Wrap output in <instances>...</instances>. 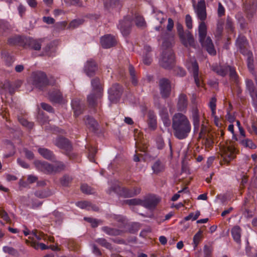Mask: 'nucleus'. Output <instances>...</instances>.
Returning <instances> with one entry per match:
<instances>
[{
  "label": "nucleus",
  "mask_w": 257,
  "mask_h": 257,
  "mask_svg": "<svg viewBox=\"0 0 257 257\" xmlns=\"http://www.w3.org/2000/svg\"><path fill=\"white\" fill-rule=\"evenodd\" d=\"M195 11L198 18L202 21L198 27L199 41L202 46L206 48L209 54L215 55L216 54V51L211 38L209 37H206L207 27L203 22L206 18L205 2L204 1L198 2L195 8Z\"/></svg>",
  "instance_id": "f257e3e1"
},
{
  "label": "nucleus",
  "mask_w": 257,
  "mask_h": 257,
  "mask_svg": "<svg viewBox=\"0 0 257 257\" xmlns=\"http://www.w3.org/2000/svg\"><path fill=\"white\" fill-rule=\"evenodd\" d=\"M172 128L174 136L179 140H183L186 138L190 134L191 125L185 115L177 113L172 118Z\"/></svg>",
  "instance_id": "f03ea898"
},
{
  "label": "nucleus",
  "mask_w": 257,
  "mask_h": 257,
  "mask_svg": "<svg viewBox=\"0 0 257 257\" xmlns=\"http://www.w3.org/2000/svg\"><path fill=\"white\" fill-rule=\"evenodd\" d=\"M173 42V36H171L169 40H164L163 42V51L160 58L159 63L165 68H170L175 62L174 54L171 49Z\"/></svg>",
  "instance_id": "7ed1b4c3"
},
{
  "label": "nucleus",
  "mask_w": 257,
  "mask_h": 257,
  "mask_svg": "<svg viewBox=\"0 0 257 257\" xmlns=\"http://www.w3.org/2000/svg\"><path fill=\"white\" fill-rule=\"evenodd\" d=\"M236 44L239 49L240 52L243 55L246 56L248 68L251 73H253L254 65L252 54L248 50L242 48V47H245L246 44V39L243 36L239 37L236 40Z\"/></svg>",
  "instance_id": "20e7f679"
},
{
  "label": "nucleus",
  "mask_w": 257,
  "mask_h": 257,
  "mask_svg": "<svg viewBox=\"0 0 257 257\" xmlns=\"http://www.w3.org/2000/svg\"><path fill=\"white\" fill-rule=\"evenodd\" d=\"M91 86L92 93L88 96L87 99L89 105L93 106L96 104L97 99L101 97L102 89L99 79L98 78H95L91 80Z\"/></svg>",
  "instance_id": "39448f33"
},
{
  "label": "nucleus",
  "mask_w": 257,
  "mask_h": 257,
  "mask_svg": "<svg viewBox=\"0 0 257 257\" xmlns=\"http://www.w3.org/2000/svg\"><path fill=\"white\" fill-rule=\"evenodd\" d=\"M177 29L182 44L186 47H195L194 40L191 34L189 32L185 33L183 26L179 23L177 24Z\"/></svg>",
  "instance_id": "423d86ee"
},
{
  "label": "nucleus",
  "mask_w": 257,
  "mask_h": 257,
  "mask_svg": "<svg viewBox=\"0 0 257 257\" xmlns=\"http://www.w3.org/2000/svg\"><path fill=\"white\" fill-rule=\"evenodd\" d=\"M160 201V199L159 197L153 196L143 201L136 199H132L127 200L126 203L130 205L141 204L146 208L151 209L154 208Z\"/></svg>",
  "instance_id": "0eeeda50"
},
{
  "label": "nucleus",
  "mask_w": 257,
  "mask_h": 257,
  "mask_svg": "<svg viewBox=\"0 0 257 257\" xmlns=\"http://www.w3.org/2000/svg\"><path fill=\"white\" fill-rule=\"evenodd\" d=\"M29 82L34 87L40 89L48 84L46 75L42 72H34L29 80Z\"/></svg>",
  "instance_id": "6e6552de"
},
{
  "label": "nucleus",
  "mask_w": 257,
  "mask_h": 257,
  "mask_svg": "<svg viewBox=\"0 0 257 257\" xmlns=\"http://www.w3.org/2000/svg\"><path fill=\"white\" fill-rule=\"evenodd\" d=\"M188 70L192 72L195 82L197 87L201 86V82L198 77V66L194 57L191 58L186 63Z\"/></svg>",
  "instance_id": "1a4fd4ad"
},
{
  "label": "nucleus",
  "mask_w": 257,
  "mask_h": 257,
  "mask_svg": "<svg viewBox=\"0 0 257 257\" xmlns=\"http://www.w3.org/2000/svg\"><path fill=\"white\" fill-rule=\"evenodd\" d=\"M121 87L118 84L113 85L108 90V99L111 103H116L120 97Z\"/></svg>",
  "instance_id": "9d476101"
},
{
  "label": "nucleus",
  "mask_w": 257,
  "mask_h": 257,
  "mask_svg": "<svg viewBox=\"0 0 257 257\" xmlns=\"http://www.w3.org/2000/svg\"><path fill=\"white\" fill-rule=\"evenodd\" d=\"M132 26V21L130 17L126 16L119 22L117 28L123 36H127L130 33Z\"/></svg>",
  "instance_id": "9b49d317"
},
{
  "label": "nucleus",
  "mask_w": 257,
  "mask_h": 257,
  "mask_svg": "<svg viewBox=\"0 0 257 257\" xmlns=\"http://www.w3.org/2000/svg\"><path fill=\"white\" fill-rule=\"evenodd\" d=\"M34 163L37 169L45 173H52L53 172H59L60 170L59 168H54V166H52L47 162L37 160L35 161Z\"/></svg>",
  "instance_id": "f8f14e48"
},
{
  "label": "nucleus",
  "mask_w": 257,
  "mask_h": 257,
  "mask_svg": "<svg viewBox=\"0 0 257 257\" xmlns=\"http://www.w3.org/2000/svg\"><path fill=\"white\" fill-rule=\"evenodd\" d=\"M190 112L191 113V118L192 119L194 131L197 132L199 130L200 123V115L199 110L196 106H193L191 108Z\"/></svg>",
  "instance_id": "ddd939ff"
},
{
  "label": "nucleus",
  "mask_w": 257,
  "mask_h": 257,
  "mask_svg": "<svg viewBox=\"0 0 257 257\" xmlns=\"http://www.w3.org/2000/svg\"><path fill=\"white\" fill-rule=\"evenodd\" d=\"M235 153V148L232 146H228L222 149L221 156L225 162L229 163L234 159Z\"/></svg>",
  "instance_id": "4468645a"
},
{
  "label": "nucleus",
  "mask_w": 257,
  "mask_h": 257,
  "mask_svg": "<svg viewBox=\"0 0 257 257\" xmlns=\"http://www.w3.org/2000/svg\"><path fill=\"white\" fill-rule=\"evenodd\" d=\"M160 93L163 97L169 96L171 91V85L169 81L165 78L160 79L159 82Z\"/></svg>",
  "instance_id": "2eb2a0df"
},
{
  "label": "nucleus",
  "mask_w": 257,
  "mask_h": 257,
  "mask_svg": "<svg viewBox=\"0 0 257 257\" xmlns=\"http://www.w3.org/2000/svg\"><path fill=\"white\" fill-rule=\"evenodd\" d=\"M159 114L165 126H169L171 124L169 115L167 107L164 106L159 107Z\"/></svg>",
  "instance_id": "dca6fc26"
},
{
  "label": "nucleus",
  "mask_w": 257,
  "mask_h": 257,
  "mask_svg": "<svg viewBox=\"0 0 257 257\" xmlns=\"http://www.w3.org/2000/svg\"><path fill=\"white\" fill-rule=\"evenodd\" d=\"M100 43L103 48H109L115 44L116 41L113 36L110 35H106L101 37Z\"/></svg>",
  "instance_id": "f3484780"
},
{
  "label": "nucleus",
  "mask_w": 257,
  "mask_h": 257,
  "mask_svg": "<svg viewBox=\"0 0 257 257\" xmlns=\"http://www.w3.org/2000/svg\"><path fill=\"white\" fill-rule=\"evenodd\" d=\"M97 70L96 65L92 60H88L84 66V71L88 76L93 75Z\"/></svg>",
  "instance_id": "a211bd4d"
},
{
  "label": "nucleus",
  "mask_w": 257,
  "mask_h": 257,
  "mask_svg": "<svg viewBox=\"0 0 257 257\" xmlns=\"http://www.w3.org/2000/svg\"><path fill=\"white\" fill-rule=\"evenodd\" d=\"M55 144L59 148L63 149L67 151L70 150L71 149V146L69 141L64 138H59L57 139Z\"/></svg>",
  "instance_id": "6ab92c4d"
},
{
  "label": "nucleus",
  "mask_w": 257,
  "mask_h": 257,
  "mask_svg": "<svg viewBox=\"0 0 257 257\" xmlns=\"http://www.w3.org/2000/svg\"><path fill=\"white\" fill-rule=\"evenodd\" d=\"M71 106L74 110V115L78 116L82 112L83 109V104L80 102L78 99H74L72 100Z\"/></svg>",
  "instance_id": "aec40b11"
},
{
  "label": "nucleus",
  "mask_w": 257,
  "mask_h": 257,
  "mask_svg": "<svg viewBox=\"0 0 257 257\" xmlns=\"http://www.w3.org/2000/svg\"><path fill=\"white\" fill-rule=\"evenodd\" d=\"M188 102L186 96L185 94H180L178 98L177 108L178 110L184 111L186 110Z\"/></svg>",
  "instance_id": "412c9836"
},
{
  "label": "nucleus",
  "mask_w": 257,
  "mask_h": 257,
  "mask_svg": "<svg viewBox=\"0 0 257 257\" xmlns=\"http://www.w3.org/2000/svg\"><path fill=\"white\" fill-rule=\"evenodd\" d=\"M256 81V87H254L252 81L250 80H246V88L249 92L250 95L253 99H255L257 97V79L255 78Z\"/></svg>",
  "instance_id": "4be33fe9"
},
{
  "label": "nucleus",
  "mask_w": 257,
  "mask_h": 257,
  "mask_svg": "<svg viewBox=\"0 0 257 257\" xmlns=\"http://www.w3.org/2000/svg\"><path fill=\"white\" fill-rule=\"evenodd\" d=\"M231 233L234 240L237 243H240L241 233L240 227L238 225L234 226L231 229Z\"/></svg>",
  "instance_id": "5701e85b"
},
{
  "label": "nucleus",
  "mask_w": 257,
  "mask_h": 257,
  "mask_svg": "<svg viewBox=\"0 0 257 257\" xmlns=\"http://www.w3.org/2000/svg\"><path fill=\"white\" fill-rule=\"evenodd\" d=\"M49 98L51 101L57 103L61 102L63 99L62 94L58 90L50 92L49 93Z\"/></svg>",
  "instance_id": "b1692460"
},
{
  "label": "nucleus",
  "mask_w": 257,
  "mask_h": 257,
  "mask_svg": "<svg viewBox=\"0 0 257 257\" xmlns=\"http://www.w3.org/2000/svg\"><path fill=\"white\" fill-rule=\"evenodd\" d=\"M148 124L151 130H154L157 127V117L153 111H150L148 113Z\"/></svg>",
  "instance_id": "393cba45"
},
{
  "label": "nucleus",
  "mask_w": 257,
  "mask_h": 257,
  "mask_svg": "<svg viewBox=\"0 0 257 257\" xmlns=\"http://www.w3.org/2000/svg\"><path fill=\"white\" fill-rule=\"evenodd\" d=\"M27 42L30 48L35 50H39L42 45V39L36 40L33 38H29Z\"/></svg>",
  "instance_id": "a878e982"
},
{
  "label": "nucleus",
  "mask_w": 257,
  "mask_h": 257,
  "mask_svg": "<svg viewBox=\"0 0 257 257\" xmlns=\"http://www.w3.org/2000/svg\"><path fill=\"white\" fill-rule=\"evenodd\" d=\"M151 51V48L149 46H145L143 50V62L147 65H149L152 62L151 55L149 52Z\"/></svg>",
  "instance_id": "bb28decb"
},
{
  "label": "nucleus",
  "mask_w": 257,
  "mask_h": 257,
  "mask_svg": "<svg viewBox=\"0 0 257 257\" xmlns=\"http://www.w3.org/2000/svg\"><path fill=\"white\" fill-rule=\"evenodd\" d=\"M141 191L140 188L130 190L127 188H123L122 190V194L125 197H131L139 194Z\"/></svg>",
  "instance_id": "cd10ccee"
},
{
  "label": "nucleus",
  "mask_w": 257,
  "mask_h": 257,
  "mask_svg": "<svg viewBox=\"0 0 257 257\" xmlns=\"http://www.w3.org/2000/svg\"><path fill=\"white\" fill-rule=\"evenodd\" d=\"M39 154L44 158L52 160L53 158V154L50 150L45 148H40L38 150Z\"/></svg>",
  "instance_id": "c85d7f7f"
},
{
  "label": "nucleus",
  "mask_w": 257,
  "mask_h": 257,
  "mask_svg": "<svg viewBox=\"0 0 257 257\" xmlns=\"http://www.w3.org/2000/svg\"><path fill=\"white\" fill-rule=\"evenodd\" d=\"M152 169L154 173L158 174L164 170V166L160 161L157 160L152 165Z\"/></svg>",
  "instance_id": "c756f323"
},
{
  "label": "nucleus",
  "mask_w": 257,
  "mask_h": 257,
  "mask_svg": "<svg viewBox=\"0 0 257 257\" xmlns=\"http://www.w3.org/2000/svg\"><path fill=\"white\" fill-rule=\"evenodd\" d=\"M202 231L199 230L193 237L194 248L195 249L202 239Z\"/></svg>",
  "instance_id": "7c9ffc66"
},
{
  "label": "nucleus",
  "mask_w": 257,
  "mask_h": 257,
  "mask_svg": "<svg viewBox=\"0 0 257 257\" xmlns=\"http://www.w3.org/2000/svg\"><path fill=\"white\" fill-rule=\"evenodd\" d=\"M135 22L136 26L141 28L146 27V22L144 18L140 16H136L135 19Z\"/></svg>",
  "instance_id": "2f4dec72"
},
{
  "label": "nucleus",
  "mask_w": 257,
  "mask_h": 257,
  "mask_svg": "<svg viewBox=\"0 0 257 257\" xmlns=\"http://www.w3.org/2000/svg\"><path fill=\"white\" fill-rule=\"evenodd\" d=\"M228 67H229V66H220L219 67L214 68V70L218 75L224 76L226 75L228 72V69H226V68Z\"/></svg>",
  "instance_id": "473e14b6"
},
{
  "label": "nucleus",
  "mask_w": 257,
  "mask_h": 257,
  "mask_svg": "<svg viewBox=\"0 0 257 257\" xmlns=\"http://www.w3.org/2000/svg\"><path fill=\"white\" fill-rule=\"evenodd\" d=\"M102 230L108 235H117L120 233V231L118 230L109 228L108 227H103L102 228Z\"/></svg>",
  "instance_id": "72a5a7b5"
},
{
  "label": "nucleus",
  "mask_w": 257,
  "mask_h": 257,
  "mask_svg": "<svg viewBox=\"0 0 257 257\" xmlns=\"http://www.w3.org/2000/svg\"><path fill=\"white\" fill-rule=\"evenodd\" d=\"M85 123L88 126L91 127L93 130H95L97 126V123L92 117H88Z\"/></svg>",
  "instance_id": "f704fd0d"
},
{
  "label": "nucleus",
  "mask_w": 257,
  "mask_h": 257,
  "mask_svg": "<svg viewBox=\"0 0 257 257\" xmlns=\"http://www.w3.org/2000/svg\"><path fill=\"white\" fill-rule=\"evenodd\" d=\"M85 123L88 126L91 127L93 130H95L97 126V123L92 117H88Z\"/></svg>",
  "instance_id": "c9c22d12"
},
{
  "label": "nucleus",
  "mask_w": 257,
  "mask_h": 257,
  "mask_svg": "<svg viewBox=\"0 0 257 257\" xmlns=\"http://www.w3.org/2000/svg\"><path fill=\"white\" fill-rule=\"evenodd\" d=\"M18 120L19 122L23 125L26 127H27L29 128H31L33 127V123L31 122H29L25 118L19 116Z\"/></svg>",
  "instance_id": "e433bc0d"
},
{
  "label": "nucleus",
  "mask_w": 257,
  "mask_h": 257,
  "mask_svg": "<svg viewBox=\"0 0 257 257\" xmlns=\"http://www.w3.org/2000/svg\"><path fill=\"white\" fill-rule=\"evenodd\" d=\"M84 22V20L82 19H75L71 22L69 24V27L72 29H74L80 25L82 24Z\"/></svg>",
  "instance_id": "4c0bfd02"
},
{
  "label": "nucleus",
  "mask_w": 257,
  "mask_h": 257,
  "mask_svg": "<svg viewBox=\"0 0 257 257\" xmlns=\"http://www.w3.org/2000/svg\"><path fill=\"white\" fill-rule=\"evenodd\" d=\"M241 144L245 147L253 149L255 148V145L253 143L252 141L249 139H245L241 141Z\"/></svg>",
  "instance_id": "58836bf2"
},
{
  "label": "nucleus",
  "mask_w": 257,
  "mask_h": 257,
  "mask_svg": "<svg viewBox=\"0 0 257 257\" xmlns=\"http://www.w3.org/2000/svg\"><path fill=\"white\" fill-rule=\"evenodd\" d=\"M96 242L107 249L111 248V244L104 238H98L96 240Z\"/></svg>",
  "instance_id": "ea45409f"
},
{
  "label": "nucleus",
  "mask_w": 257,
  "mask_h": 257,
  "mask_svg": "<svg viewBox=\"0 0 257 257\" xmlns=\"http://www.w3.org/2000/svg\"><path fill=\"white\" fill-rule=\"evenodd\" d=\"M200 215V212L199 211H197L195 213H191L188 216H186L184 218V220L185 221H188L189 220H196Z\"/></svg>",
  "instance_id": "a19ab883"
},
{
  "label": "nucleus",
  "mask_w": 257,
  "mask_h": 257,
  "mask_svg": "<svg viewBox=\"0 0 257 257\" xmlns=\"http://www.w3.org/2000/svg\"><path fill=\"white\" fill-rule=\"evenodd\" d=\"M129 72L131 76L132 83L134 85H136L137 83V79L135 76V71L134 68L132 65H130L129 67Z\"/></svg>",
  "instance_id": "79ce46f5"
},
{
  "label": "nucleus",
  "mask_w": 257,
  "mask_h": 257,
  "mask_svg": "<svg viewBox=\"0 0 257 257\" xmlns=\"http://www.w3.org/2000/svg\"><path fill=\"white\" fill-rule=\"evenodd\" d=\"M24 233L25 236L30 235L29 238H31L32 239H34V237L37 240H40L41 239V237L38 235L34 231H32L31 233H30L28 230H25L24 231Z\"/></svg>",
  "instance_id": "37998d69"
},
{
  "label": "nucleus",
  "mask_w": 257,
  "mask_h": 257,
  "mask_svg": "<svg viewBox=\"0 0 257 257\" xmlns=\"http://www.w3.org/2000/svg\"><path fill=\"white\" fill-rule=\"evenodd\" d=\"M55 49L54 48H51L50 46H47L45 48L43 55H48L49 56H53L54 55Z\"/></svg>",
  "instance_id": "c03bdc74"
},
{
  "label": "nucleus",
  "mask_w": 257,
  "mask_h": 257,
  "mask_svg": "<svg viewBox=\"0 0 257 257\" xmlns=\"http://www.w3.org/2000/svg\"><path fill=\"white\" fill-rule=\"evenodd\" d=\"M109 5L110 7L114 9H120L121 4L119 0H109Z\"/></svg>",
  "instance_id": "a18cd8bd"
},
{
  "label": "nucleus",
  "mask_w": 257,
  "mask_h": 257,
  "mask_svg": "<svg viewBox=\"0 0 257 257\" xmlns=\"http://www.w3.org/2000/svg\"><path fill=\"white\" fill-rule=\"evenodd\" d=\"M226 69H228V71H229L230 77L234 80L236 81L237 79V74L234 68L229 66L226 67Z\"/></svg>",
  "instance_id": "49530a36"
},
{
  "label": "nucleus",
  "mask_w": 257,
  "mask_h": 257,
  "mask_svg": "<svg viewBox=\"0 0 257 257\" xmlns=\"http://www.w3.org/2000/svg\"><path fill=\"white\" fill-rule=\"evenodd\" d=\"M156 19L158 20L160 24L164 23L165 18L164 14L161 12H158L156 14Z\"/></svg>",
  "instance_id": "de8ad7c7"
},
{
  "label": "nucleus",
  "mask_w": 257,
  "mask_h": 257,
  "mask_svg": "<svg viewBox=\"0 0 257 257\" xmlns=\"http://www.w3.org/2000/svg\"><path fill=\"white\" fill-rule=\"evenodd\" d=\"M3 250L4 252L5 253H8L10 254L14 255L16 253V251L15 249H14L13 247L8 246H5L3 247Z\"/></svg>",
  "instance_id": "09e8293b"
},
{
  "label": "nucleus",
  "mask_w": 257,
  "mask_h": 257,
  "mask_svg": "<svg viewBox=\"0 0 257 257\" xmlns=\"http://www.w3.org/2000/svg\"><path fill=\"white\" fill-rule=\"evenodd\" d=\"M81 191L86 194H91L92 193L91 188L87 184H83L81 186Z\"/></svg>",
  "instance_id": "8fccbe9b"
},
{
  "label": "nucleus",
  "mask_w": 257,
  "mask_h": 257,
  "mask_svg": "<svg viewBox=\"0 0 257 257\" xmlns=\"http://www.w3.org/2000/svg\"><path fill=\"white\" fill-rule=\"evenodd\" d=\"M185 22L187 27L190 29L192 28V21L191 16L189 15H187L185 18Z\"/></svg>",
  "instance_id": "3c124183"
},
{
  "label": "nucleus",
  "mask_w": 257,
  "mask_h": 257,
  "mask_svg": "<svg viewBox=\"0 0 257 257\" xmlns=\"http://www.w3.org/2000/svg\"><path fill=\"white\" fill-rule=\"evenodd\" d=\"M84 219L90 222L92 227H95L98 225V221L95 219L90 217H85Z\"/></svg>",
  "instance_id": "603ef678"
},
{
  "label": "nucleus",
  "mask_w": 257,
  "mask_h": 257,
  "mask_svg": "<svg viewBox=\"0 0 257 257\" xmlns=\"http://www.w3.org/2000/svg\"><path fill=\"white\" fill-rule=\"evenodd\" d=\"M20 40V38L19 37H15L13 38H10L8 40V43L10 45H16L19 42Z\"/></svg>",
  "instance_id": "864d4df0"
},
{
  "label": "nucleus",
  "mask_w": 257,
  "mask_h": 257,
  "mask_svg": "<svg viewBox=\"0 0 257 257\" xmlns=\"http://www.w3.org/2000/svg\"><path fill=\"white\" fill-rule=\"evenodd\" d=\"M89 203L86 201H81L76 203V205L81 209L86 208L88 206Z\"/></svg>",
  "instance_id": "5fc2aeb1"
},
{
  "label": "nucleus",
  "mask_w": 257,
  "mask_h": 257,
  "mask_svg": "<svg viewBox=\"0 0 257 257\" xmlns=\"http://www.w3.org/2000/svg\"><path fill=\"white\" fill-rule=\"evenodd\" d=\"M174 21H173V20L171 18H169L168 21V24L167 26V30L168 31H172V29L174 27Z\"/></svg>",
  "instance_id": "6e6d98bb"
},
{
  "label": "nucleus",
  "mask_w": 257,
  "mask_h": 257,
  "mask_svg": "<svg viewBox=\"0 0 257 257\" xmlns=\"http://www.w3.org/2000/svg\"><path fill=\"white\" fill-rule=\"evenodd\" d=\"M70 181V178L68 176H65L61 179V183L63 186H67L68 185Z\"/></svg>",
  "instance_id": "4d7b16f0"
},
{
  "label": "nucleus",
  "mask_w": 257,
  "mask_h": 257,
  "mask_svg": "<svg viewBox=\"0 0 257 257\" xmlns=\"http://www.w3.org/2000/svg\"><path fill=\"white\" fill-rule=\"evenodd\" d=\"M41 106L44 110H46L48 112H52L53 111L52 107L47 103H42Z\"/></svg>",
  "instance_id": "13d9d810"
},
{
  "label": "nucleus",
  "mask_w": 257,
  "mask_h": 257,
  "mask_svg": "<svg viewBox=\"0 0 257 257\" xmlns=\"http://www.w3.org/2000/svg\"><path fill=\"white\" fill-rule=\"evenodd\" d=\"M216 100L215 98L212 97L209 103V106L210 109L216 108Z\"/></svg>",
  "instance_id": "bf43d9fd"
},
{
  "label": "nucleus",
  "mask_w": 257,
  "mask_h": 257,
  "mask_svg": "<svg viewBox=\"0 0 257 257\" xmlns=\"http://www.w3.org/2000/svg\"><path fill=\"white\" fill-rule=\"evenodd\" d=\"M54 168H59L60 169L59 171H60L64 169L65 168V165L64 164L60 162H57L55 165L54 166Z\"/></svg>",
  "instance_id": "052dcab7"
},
{
  "label": "nucleus",
  "mask_w": 257,
  "mask_h": 257,
  "mask_svg": "<svg viewBox=\"0 0 257 257\" xmlns=\"http://www.w3.org/2000/svg\"><path fill=\"white\" fill-rule=\"evenodd\" d=\"M206 132V125L203 123L201 124V131L199 133L200 138H202L203 137V134L205 133Z\"/></svg>",
  "instance_id": "680f3d73"
},
{
  "label": "nucleus",
  "mask_w": 257,
  "mask_h": 257,
  "mask_svg": "<svg viewBox=\"0 0 257 257\" xmlns=\"http://www.w3.org/2000/svg\"><path fill=\"white\" fill-rule=\"evenodd\" d=\"M43 21L47 24H51L54 22V20L52 18L49 17H44L43 18Z\"/></svg>",
  "instance_id": "e2e57ef3"
},
{
  "label": "nucleus",
  "mask_w": 257,
  "mask_h": 257,
  "mask_svg": "<svg viewBox=\"0 0 257 257\" xmlns=\"http://www.w3.org/2000/svg\"><path fill=\"white\" fill-rule=\"evenodd\" d=\"M27 2L29 6L32 8L36 7L37 5L36 0H27Z\"/></svg>",
  "instance_id": "0e129e2a"
},
{
  "label": "nucleus",
  "mask_w": 257,
  "mask_h": 257,
  "mask_svg": "<svg viewBox=\"0 0 257 257\" xmlns=\"http://www.w3.org/2000/svg\"><path fill=\"white\" fill-rule=\"evenodd\" d=\"M17 162L20 166L24 168H27L29 167V165L27 163H26L24 161L21 160L20 159H18Z\"/></svg>",
  "instance_id": "69168bd1"
},
{
  "label": "nucleus",
  "mask_w": 257,
  "mask_h": 257,
  "mask_svg": "<svg viewBox=\"0 0 257 257\" xmlns=\"http://www.w3.org/2000/svg\"><path fill=\"white\" fill-rule=\"evenodd\" d=\"M37 178L36 177L33 175H29L28 177L27 180L30 183H33L36 181Z\"/></svg>",
  "instance_id": "338daca9"
},
{
  "label": "nucleus",
  "mask_w": 257,
  "mask_h": 257,
  "mask_svg": "<svg viewBox=\"0 0 257 257\" xmlns=\"http://www.w3.org/2000/svg\"><path fill=\"white\" fill-rule=\"evenodd\" d=\"M218 13L219 16H222L224 13V9L220 3L218 5Z\"/></svg>",
  "instance_id": "774afa93"
}]
</instances>
